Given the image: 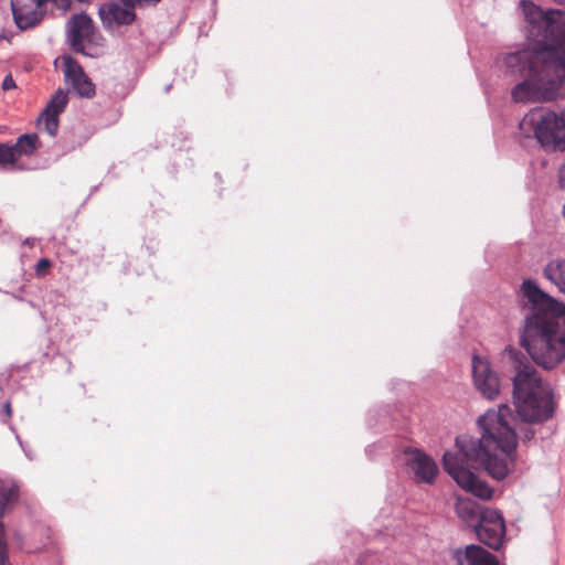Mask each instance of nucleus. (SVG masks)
Instances as JSON below:
<instances>
[{"label":"nucleus","mask_w":565,"mask_h":565,"mask_svg":"<svg viewBox=\"0 0 565 565\" xmlns=\"http://www.w3.org/2000/svg\"><path fill=\"white\" fill-rule=\"evenodd\" d=\"M521 4L530 45L505 57L510 72L523 78L511 95L516 103L553 100L565 82V11H543L526 0Z\"/></svg>","instance_id":"1"},{"label":"nucleus","mask_w":565,"mask_h":565,"mask_svg":"<svg viewBox=\"0 0 565 565\" xmlns=\"http://www.w3.org/2000/svg\"><path fill=\"white\" fill-rule=\"evenodd\" d=\"M512 422L514 416L508 405L490 409L478 419L483 430L481 438L458 436V454H444V468L460 488L482 500L492 498L493 490L486 481L480 480L471 468L483 467L497 480L508 476L511 455L516 448V433Z\"/></svg>","instance_id":"2"},{"label":"nucleus","mask_w":565,"mask_h":565,"mask_svg":"<svg viewBox=\"0 0 565 565\" xmlns=\"http://www.w3.org/2000/svg\"><path fill=\"white\" fill-rule=\"evenodd\" d=\"M532 305L523 322L520 344L540 367L551 371L565 362V306L532 280L522 284Z\"/></svg>","instance_id":"3"},{"label":"nucleus","mask_w":565,"mask_h":565,"mask_svg":"<svg viewBox=\"0 0 565 565\" xmlns=\"http://www.w3.org/2000/svg\"><path fill=\"white\" fill-rule=\"evenodd\" d=\"M505 355L515 372L513 397L518 414L527 423L548 420L556 406L551 385L541 380L535 367L521 351L509 348Z\"/></svg>","instance_id":"4"},{"label":"nucleus","mask_w":565,"mask_h":565,"mask_svg":"<svg viewBox=\"0 0 565 565\" xmlns=\"http://www.w3.org/2000/svg\"><path fill=\"white\" fill-rule=\"evenodd\" d=\"M520 129L526 136L533 132L542 146L565 150V113L532 109L521 120Z\"/></svg>","instance_id":"5"},{"label":"nucleus","mask_w":565,"mask_h":565,"mask_svg":"<svg viewBox=\"0 0 565 565\" xmlns=\"http://www.w3.org/2000/svg\"><path fill=\"white\" fill-rule=\"evenodd\" d=\"M475 532L480 542L492 550H499L505 535V524L498 510L484 509Z\"/></svg>","instance_id":"6"},{"label":"nucleus","mask_w":565,"mask_h":565,"mask_svg":"<svg viewBox=\"0 0 565 565\" xmlns=\"http://www.w3.org/2000/svg\"><path fill=\"white\" fill-rule=\"evenodd\" d=\"M472 376L476 388L483 397L494 399L499 395V376L487 359L478 355L472 358Z\"/></svg>","instance_id":"7"},{"label":"nucleus","mask_w":565,"mask_h":565,"mask_svg":"<svg viewBox=\"0 0 565 565\" xmlns=\"http://www.w3.org/2000/svg\"><path fill=\"white\" fill-rule=\"evenodd\" d=\"M47 0H11L13 19L20 30L38 25L44 15L43 6Z\"/></svg>","instance_id":"8"},{"label":"nucleus","mask_w":565,"mask_h":565,"mask_svg":"<svg viewBox=\"0 0 565 565\" xmlns=\"http://www.w3.org/2000/svg\"><path fill=\"white\" fill-rule=\"evenodd\" d=\"M63 73L65 82L71 84L81 97L90 98L95 95V85L72 56L63 57Z\"/></svg>","instance_id":"9"},{"label":"nucleus","mask_w":565,"mask_h":565,"mask_svg":"<svg viewBox=\"0 0 565 565\" xmlns=\"http://www.w3.org/2000/svg\"><path fill=\"white\" fill-rule=\"evenodd\" d=\"M122 4L118 2H107L99 8V15L104 24L108 26L113 25H125L134 22L135 6L137 2H130L128 0H121Z\"/></svg>","instance_id":"10"},{"label":"nucleus","mask_w":565,"mask_h":565,"mask_svg":"<svg viewBox=\"0 0 565 565\" xmlns=\"http://www.w3.org/2000/svg\"><path fill=\"white\" fill-rule=\"evenodd\" d=\"M67 103V93L63 89H57L39 118V124L43 125L44 130L52 137L57 134L58 116L65 110Z\"/></svg>","instance_id":"11"},{"label":"nucleus","mask_w":565,"mask_h":565,"mask_svg":"<svg viewBox=\"0 0 565 565\" xmlns=\"http://www.w3.org/2000/svg\"><path fill=\"white\" fill-rule=\"evenodd\" d=\"M407 465L413 470L418 482L433 483L438 473L434 459L419 449L407 452Z\"/></svg>","instance_id":"12"},{"label":"nucleus","mask_w":565,"mask_h":565,"mask_svg":"<svg viewBox=\"0 0 565 565\" xmlns=\"http://www.w3.org/2000/svg\"><path fill=\"white\" fill-rule=\"evenodd\" d=\"M450 555L457 565H499L495 555L476 544L454 548Z\"/></svg>","instance_id":"13"},{"label":"nucleus","mask_w":565,"mask_h":565,"mask_svg":"<svg viewBox=\"0 0 565 565\" xmlns=\"http://www.w3.org/2000/svg\"><path fill=\"white\" fill-rule=\"evenodd\" d=\"M68 24L72 47L76 52H83V43L89 38L93 31L92 19L85 13H79L73 15Z\"/></svg>","instance_id":"14"},{"label":"nucleus","mask_w":565,"mask_h":565,"mask_svg":"<svg viewBox=\"0 0 565 565\" xmlns=\"http://www.w3.org/2000/svg\"><path fill=\"white\" fill-rule=\"evenodd\" d=\"M483 510L476 501L468 498H458L456 502L458 518L472 529H475V524H478Z\"/></svg>","instance_id":"15"},{"label":"nucleus","mask_w":565,"mask_h":565,"mask_svg":"<svg viewBox=\"0 0 565 565\" xmlns=\"http://www.w3.org/2000/svg\"><path fill=\"white\" fill-rule=\"evenodd\" d=\"M20 498V484L14 480L0 483V515L11 511Z\"/></svg>","instance_id":"16"},{"label":"nucleus","mask_w":565,"mask_h":565,"mask_svg":"<svg viewBox=\"0 0 565 565\" xmlns=\"http://www.w3.org/2000/svg\"><path fill=\"white\" fill-rule=\"evenodd\" d=\"M14 161L17 162L21 157H31L41 147V141L36 134L21 135L14 145H11Z\"/></svg>","instance_id":"17"},{"label":"nucleus","mask_w":565,"mask_h":565,"mask_svg":"<svg viewBox=\"0 0 565 565\" xmlns=\"http://www.w3.org/2000/svg\"><path fill=\"white\" fill-rule=\"evenodd\" d=\"M543 276L565 294V259H552L544 269Z\"/></svg>","instance_id":"18"},{"label":"nucleus","mask_w":565,"mask_h":565,"mask_svg":"<svg viewBox=\"0 0 565 565\" xmlns=\"http://www.w3.org/2000/svg\"><path fill=\"white\" fill-rule=\"evenodd\" d=\"M14 157L10 143L0 142V166L14 164Z\"/></svg>","instance_id":"19"},{"label":"nucleus","mask_w":565,"mask_h":565,"mask_svg":"<svg viewBox=\"0 0 565 565\" xmlns=\"http://www.w3.org/2000/svg\"><path fill=\"white\" fill-rule=\"evenodd\" d=\"M7 558V544L4 540V527L0 522V565H4Z\"/></svg>","instance_id":"20"},{"label":"nucleus","mask_w":565,"mask_h":565,"mask_svg":"<svg viewBox=\"0 0 565 565\" xmlns=\"http://www.w3.org/2000/svg\"><path fill=\"white\" fill-rule=\"evenodd\" d=\"M51 267V262L47 258H41L36 266H35V273L39 276L45 275L46 270Z\"/></svg>","instance_id":"21"},{"label":"nucleus","mask_w":565,"mask_h":565,"mask_svg":"<svg viewBox=\"0 0 565 565\" xmlns=\"http://www.w3.org/2000/svg\"><path fill=\"white\" fill-rule=\"evenodd\" d=\"M15 87V82L12 77V75H7L2 82V88L3 90H9Z\"/></svg>","instance_id":"22"},{"label":"nucleus","mask_w":565,"mask_h":565,"mask_svg":"<svg viewBox=\"0 0 565 565\" xmlns=\"http://www.w3.org/2000/svg\"><path fill=\"white\" fill-rule=\"evenodd\" d=\"M54 2V4L63 10V11H67L71 7V0H52Z\"/></svg>","instance_id":"23"},{"label":"nucleus","mask_w":565,"mask_h":565,"mask_svg":"<svg viewBox=\"0 0 565 565\" xmlns=\"http://www.w3.org/2000/svg\"><path fill=\"white\" fill-rule=\"evenodd\" d=\"M3 413L6 414V416L8 418H10L12 416V407H11V403L10 402H7L3 406Z\"/></svg>","instance_id":"24"},{"label":"nucleus","mask_w":565,"mask_h":565,"mask_svg":"<svg viewBox=\"0 0 565 565\" xmlns=\"http://www.w3.org/2000/svg\"><path fill=\"white\" fill-rule=\"evenodd\" d=\"M533 436H534V430H532V429H530V428H529V429H526V430L524 431L523 439H524V440H530V439H532V438H533Z\"/></svg>","instance_id":"25"},{"label":"nucleus","mask_w":565,"mask_h":565,"mask_svg":"<svg viewBox=\"0 0 565 565\" xmlns=\"http://www.w3.org/2000/svg\"><path fill=\"white\" fill-rule=\"evenodd\" d=\"M79 2H87L88 0H78Z\"/></svg>","instance_id":"26"}]
</instances>
